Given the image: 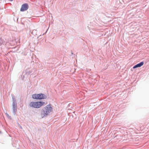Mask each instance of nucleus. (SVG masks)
<instances>
[{
	"label": "nucleus",
	"mask_w": 149,
	"mask_h": 149,
	"mask_svg": "<svg viewBox=\"0 0 149 149\" xmlns=\"http://www.w3.org/2000/svg\"><path fill=\"white\" fill-rule=\"evenodd\" d=\"M52 108L51 104H49L45 106L44 110H43L41 113V117L42 118L47 116L49 113L51 111Z\"/></svg>",
	"instance_id": "f257e3e1"
},
{
	"label": "nucleus",
	"mask_w": 149,
	"mask_h": 149,
	"mask_svg": "<svg viewBox=\"0 0 149 149\" xmlns=\"http://www.w3.org/2000/svg\"><path fill=\"white\" fill-rule=\"evenodd\" d=\"M46 104H47V103H45L44 102H31L30 103L29 106L31 107L38 108L43 106L45 105Z\"/></svg>",
	"instance_id": "f03ea898"
},
{
	"label": "nucleus",
	"mask_w": 149,
	"mask_h": 149,
	"mask_svg": "<svg viewBox=\"0 0 149 149\" xmlns=\"http://www.w3.org/2000/svg\"><path fill=\"white\" fill-rule=\"evenodd\" d=\"M32 98L37 100H41L46 99V96L42 93L35 94L32 95Z\"/></svg>",
	"instance_id": "7ed1b4c3"
},
{
	"label": "nucleus",
	"mask_w": 149,
	"mask_h": 149,
	"mask_svg": "<svg viewBox=\"0 0 149 149\" xmlns=\"http://www.w3.org/2000/svg\"><path fill=\"white\" fill-rule=\"evenodd\" d=\"M28 5L27 3H24L23 4L20 9L21 11H24L26 10L28 8Z\"/></svg>",
	"instance_id": "20e7f679"
},
{
	"label": "nucleus",
	"mask_w": 149,
	"mask_h": 149,
	"mask_svg": "<svg viewBox=\"0 0 149 149\" xmlns=\"http://www.w3.org/2000/svg\"><path fill=\"white\" fill-rule=\"evenodd\" d=\"M144 64V62H141L140 63L136 64V65H134L133 68L134 69H135V68L140 67L142 66Z\"/></svg>",
	"instance_id": "39448f33"
},
{
	"label": "nucleus",
	"mask_w": 149,
	"mask_h": 149,
	"mask_svg": "<svg viewBox=\"0 0 149 149\" xmlns=\"http://www.w3.org/2000/svg\"><path fill=\"white\" fill-rule=\"evenodd\" d=\"M16 106H17V104H14V103H13V108H14V109H16Z\"/></svg>",
	"instance_id": "423d86ee"
}]
</instances>
